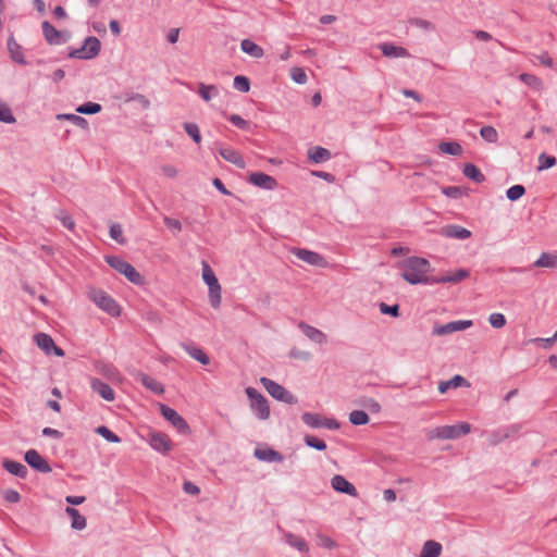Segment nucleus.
Returning a JSON list of instances; mask_svg holds the SVG:
<instances>
[{
	"label": "nucleus",
	"instance_id": "nucleus-1",
	"mask_svg": "<svg viewBox=\"0 0 557 557\" xmlns=\"http://www.w3.org/2000/svg\"><path fill=\"white\" fill-rule=\"evenodd\" d=\"M403 270L400 276L411 285L424 284L434 285L435 276H430L431 263L422 257H408L399 262Z\"/></svg>",
	"mask_w": 557,
	"mask_h": 557
},
{
	"label": "nucleus",
	"instance_id": "nucleus-2",
	"mask_svg": "<svg viewBox=\"0 0 557 557\" xmlns=\"http://www.w3.org/2000/svg\"><path fill=\"white\" fill-rule=\"evenodd\" d=\"M470 431L471 424L468 422H461L455 425H442L429 431L428 438L457 440L463 435L469 434Z\"/></svg>",
	"mask_w": 557,
	"mask_h": 557
},
{
	"label": "nucleus",
	"instance_id": "nucleus-3",
	"mask_svg": "<svg viewBox=\"0 0 557 557\" xmlns=\"http://www.w3.org/2000/svg\"><path fill=\"white\" fill-rule=\"evenodd\" d=\"M106 261L112 269L125 275L131 283L136 285L144 284V276L129 262L116 256H108Z\"/></svg>",
	"mask_w": 557,
	"mask_h": 557
},
{
	"label": "nucleus",
	"instance_id": "nucleus-4",
	"mask_svg": "<svg viewBox=\"0 0 557 557\" xmlns=\"http://www.w3.org/2000/svg\"><path fill=\"white\" fill-rule=\"evenodd\" d=\"M202 280L209 287L210 305L216 309L221 305V285L207 261H202Z\"/></svg>",
	"mask_w": 557,
	"mask_h": 557
},
{
	"label": "nucleus",
	"instance_id": "nucleus-5",
	"mask_svg": "<svg viewBox=\"0 0 557 557\" xmlns=\"http://www.w3.org/2000/svg\"><path fill=\"white\" fill-rule=\"evenodd\" d=\"M247 397L250 400V409L259 420H267L270 417V406L267 398L255 387H247L245 389Z\"/></svg>",
	"mask_w": 557,
	"mask_h": 557
},
{
	"label": "nucleus",
	"instance_id": "nucleus-6",
	"mask_svg": "<svg viewBox=\"0 0 557 557\" xmlns=\"http://www.w3.org/2000/svg\"><path fill=\"white\" fill-rule=\"evenodd\" d=\"M260 383L274 399L288 405L297 404V397L275 381L263 376L260 379Z\"/></svg>",
	"mask_w": 557,
	"mask_h": 557
},
{
	"label": "nucleus",
	"instance_id": "nucleus-7",
	"mask_svg": "<svg viewBox=\"0 0 557 557\" xmlns=\"http://www.w3.org/2000/svg\"><path fill=\"white\" fill-rule=\"evenodd\" d=\"M101 50V42L95 36H89L85 39L81 48L72 49L69 52V58L79 60H91L96 58Z\"/></svg>",
	"mask_w": 557,
	"mask_h": 557
},
{
	"label": "nucleus",
	"instance_id": "nucleus-8",
	"mask_svg": "<svg viewBox=\"0 0 557 557\" xmlns=\"http://www.w3.org/2000/svg\"><path fill=\"white\" fill-rule=\"evenodd\" d=\"M90 298L100 309L110 315L116 317L120 314V306L106 292L101 289H94L90 292Z\"/></svg>",
	"mask_w": 557,
	"mask_h": 557
},
{
	"label": "nucleus",
	"instance_id": "nucleus-9",
	"mask_svg": "<svg viewBox=\"0 0 557 557\" xmlns=\"http://www.w3.org/2000/svg\"><path fill=\"white\" fill-rule=\"evenodd\" d=\"M159 408L162 417L168 420L178 433L187 435L191 432L186 420L181 414H178L175 409L164 404H160Z\"/></svg>",
	"mask_w": 557,
	"mask_h": 557
},
{
	"label": "nucleus",
	"instance_id": "nucleus-10",
	"mask_svg": "<svg viewBox=\"0 0 557 557\" xmlns=\"http://www.w3.org/2000/svg\"><path fill=\"white\" fill-rule=\"evenodd\" d=\"M521 430L520 424H509L488 432L487 441L491 446H496L505 440L513 438Z\"/></svg>",
	"mask_w": 557,
	"mask_h": 557
},
{
	"label": "nucleus",
	"instance_id": "nucleus-11",
	"mask_svg": "<svg viewBox=\"0 0 557 557\" xmlns=\"http://www.w3.org/2000/svg\"><path fill=\"white\" fill-rule=\"evenodd\" d=\"M42 35L46 41L51 45H62L70 40L71 34L66 30H58L50 22L44 21L41 24Z\"/></svg>",
	"mask_w": 557,
	"mask_h": 557
},
{
	"label": "nucleus",
	"instance_id": "nucleus-12",
	"mask_svg": "<svg viewBox=\"0 0 557 557\" xmlns=\"http://www.w3.org/2000/svg\"><path fill=\"white\" fill-rule=\"evenodd\" d=\"M301 420L306 425L314 429L325 428L327 430H338L341 426L335 419L324 418L312 412L302 413Z\"/></svg>",
	"mask_w": 557,
	"mask_h": 557
},
{
	"label": "nucleus",
	"instance_id": "nucleus-13",
	"mask_svg": "<svg viewBox=\"0 0 557 557\" xmlns=\"http://www.w3.org/2000/svg\"><path fill=\"white\" fill-rule=\"evenodd\" d=\"M24 459L29 467L40 473H49L52 471L49 462L36 449L27 450L24 455Z\"/></svg>",
	"mask_w": 557,
	"mask_h": 557
},
{
	"label": "nucleus",
	"instance_id": "nucleus-14",
	"mask_svg": "<svg viewBox=\"0 0 557 557\" xmlns=\"http://www.w3.org/2000/svg\"><path fill=\"white\" fill-rule=\"evenodd\" d=\"M37 346L42 349L47 355L53 354L58 357H63L64 351L62 348L57 346L52 337L46 333H37L34 336Z\"/></svg>",
	"mask_w": 557,
	"mask_h": 557
},
{
	"label": "nucleus",
	"instance_id": "nucleus-15",
	"mask_svg": "<svg viewBox=\"0 0 557 557\" xmlns=\"http://www.w3.org/2000/svg\"><path fill=\"white\" fill-rule=\"evenodd\" d=\"M215 150L216 152L227 162L234 164L238 169H245L246 162L243 159L242 154L230 147H223L220 143H215Z\"/></svg>",
	"mask_w": 557,
	"mask_h": 557
},
{
	"label": "nucleus",
	"instance_id": "nucleus-16",
	"mask_svg": "<svg viewBox=\"0 0 557 557\" xmlns=\"http://www.w3.org/2000/svg\"><path fill=\"white\" fill-rule=\"evenodd\" d=\"M471 320H458V321H451L443 325H436L433 329V334L443 336L447 334H451L458 331H463L472 326Z\"/></svg>",
	"mask_w": 557,
	"mask_h": 557
},
{
	"label": "nucleus",
	"instance_id": "nucleus-17",
	"mask_svg": "<svg viewBox=\"0 0 557 557\" xmlns=\"http://www.w3.org/2000/svg\"><path fill=\"white\" fill-rule=\"evenodd\" d=\"M293 253L301 261L315 265L324 268L326 265V260L323 256H321L318 252L305 249V248H295L293 249Z\"/></svg>",
	"mask_w": 557,
	"mask_h": 557
},
{
	"label": "nucleus",
	"instance_id": "nucleus-18",
	"mask_svg": "<svg viewBox=\"0 0 557 557\" xmlns=\"http://www.w3.org/2000/svg\"><path fill=\"white\" fill-rule=\"evenodd\" d=\"M149 444L152 449L163 455L172 449V442L166 434L161 432H151L149 434Z\"/></svg>",
	"mask_w": 557,
	"mask_h": 557
},
{
	"label": "nucleus",
	"instance_id": "nucleus-19",
	"mask_svg": "<svg viewBox=\"0 0 557 557\" xmlns=\"http://www.w3.org/2000/svg\"><path fill=\"white\" fill-rule=\"evenodd\" d=\"M438 234L446 238H454L459 240L468 239L472 235L468 228L457 224L444 225L440 228Z\"/></svg>",
	"mask_w": 557,
	"mask_h": 557
},
{
	"label": "nucleus",
	"instance_id": "nucleus-20",
	"mask_svg": "<svg viewBox=\"0 0 557 557\" xmlns=\"http://www.w3.org/2000/svg\"><path fill=\"white\" fill-rule=\"evenodd\" d=\"M248 182L265 190H272L277 186L276 180L262 172H253L249 175Z\"/></svg>",
	"mask_w": 557,
	"mask_h": 557
},
{
	"label": "nucleus",
	"instance_id": "nucleus-21",
	"mask_svg": "<svg viewBox=\"0 0 557 557\" xmlns=\"http://www.w3.org/2000/svg\"><path fill=\"white\" fill-rule=\"evenodd\" d=\"M90 386H91L92 392L98 394L104 400H107V401L114 400L115 393L112 389V387L109 384H107L106 382H103L99 379L92 377L90 380Z\"/></svg>",
	"mask_w": 557,
	"mask_h": 557
},
{
	"label": "nucleus",
	"instance_id": "nucleus-22",
	"mask_svg": "<svg viewBox=\"0 0 557 557\" xmlns=\"http://www.w3.org/2000/svg\"><path fill=\"white\" fill-rule=\"evenodd\" d=\"M283 541L289 545L290 547H293L294 549L298 550L299 553L301 554H308L309 553V544L307 543V541L299 536V535H296L292 532H287V531H283Z\"/></svg>",
	"mask_w": 557,
	"mask_h": 557
},
{
	"label": "nucleus",
	"instance_id": "nucleus-23",
	"mask_svg": "<svg viewBox=\"0 0 557 557\" xmlns=\"http://www.w3.org/2000/svg\"><path fill=\"white\" fill-rule=\"evenodd\" d=\"M332 487L339 493H344L350 496L357 495V490L354 484H351L346 478L343 475L336 474L331 480Z\"/></svg>",
	"mask_w": 557,
	"mask_h": 557
},
{
	"label": "nucleus",
	"instance_id": "nucleus-24",
	"mask_svg": "<svg viewBox=\"0 0 557 557\" xmlns=\"http://www.w3.org/2000/svg\"><path fill=\"white\" fill-rule=\"evenodd\" d=\"M7 47L10 52V57L14 62L22 65L27 64V61L24 57L23 47L16 42L13 36H10L8 38Z\"/></svg>",
	"mask_w": 557,
	"mask_h": 557
},
{
	"label": "nucleus",
	"instance_id": "nucleus-25",
	"mask_svg": "<svg viewBox=\"0 0 557 557\" xmlns=\"http://www.w3.org/2000/svg\"><path fill=\"white\" fill-rule=\"evenodd\" d=\"M136 379L146 388H148L149 391H151L156 395H162L164 393V387H163L162 383L157 381L154 377H152V376H150V375H148L146 373L139 372V373H137Z\"/></svg>",
	"mask_w": 557,
	"mask_h": 557
},
{
	"label": "nucleus",
	"instance_id": "nucleus-26",
	"mask_svg": "<svg viewBox=\"0 0 557 557\" xmlns=\"http://www.w3.org/2000/svg\"><path fill=\"white\" fill-rule=\"evenodd\" d=\"M470 276V271L467 269H458L455 272L443 275V276H435L434 284H446V283H459Z\"/></svg>",
	"mask_w": 557,
	"mask_h": 557
},
{
	"label": "nucleus",
	"instance_id": "nucleus-27",
	"mask_svg": "<svg viewBox=\"0 0 557 557\" xmlns=\"http://www.w3.org/2000/svg\"><path fill=\"white\" fill-rule=\"evenodd\" d=\"M298 327L313 343L323 344L326 342V335L319 329L311 326V325L307 324L306 322H300L298 324Z\"/></svg>",
	"mask_w": 557,
	"mask_h": 557
},
{
	"label": "nucleus",
	"instance_id": "nucleus-28",
	"mask_svg": "<svg viewBox=\"0 0 557 557\" xmlns=\"http://www.w3.org/2000/svg\"><path fill=\"white\" fill-rule=\"evenodd\" d=\"M253 456L258 460L265 462H282L284 460L283 455L272 448H257L255 449Z\"/></svg>",
	"mask_w": 557,
	"mask_h": 557
},
{
	"label": "nucleus",
	"instance_id": "nucleus-29",
	"mask_svg": "<svg viewBox=\"0 0 557 557\" xmlns=\"http://www.w3.org/2000/svg\"><path fill=\"white\" fill-rule=\"evenodd\" d=\"M380 50L387 58H409L410 57V53L406 48L395 46L389 42L381 44Z\"/></svg>",
	"mask_w": 557,
	"mask_h": 557
},
{
	"label": "nucleus",
	"instance_id": "nucleus-30",
	"mask_svg": "<svg viewBox=\"0 0 557 557\" xmlns=\"http://www.w3.org/2000/svg\"><path fill=\"white\" fill-rule=\"evenodd\" d=\"M2 466L9 473L17 478L25 479L27 476L28 469L22 462L11 459H4Z\"/></svg>",
	"mask_w": 557,
	"mask_h": 557
},
{
	"label": "nucleus",
	"instance_id": "nucleus-31",
	"mask_svg": "<svg viewBox=\"0 0 557 557\" xmlns=\"http://www.w3.org/2000/svg\"><path fill=\"white\" fill-rule=\"evenodd\" d=\"M460 386H470L469 382L461 375L456 374L448 381H441L438 383V392L441 394L446 393L449 388H457Z\"/></svg>",
	"mask_w": 557,
	"mask_h": 557
},
{
	"label": "nucleus",
	"instance_id": "nucleus-32",
	"mask_svg": "<svg viewBox=\"0 0 557 557\" xmlns=\"http://www.w3.org/2000/svg\"><path fill=\"white\" fill-rule=\"evenodd\" d=\"M66 515L71 518V527L74 530H84L87 525L86 518L79 513L77 509L74 507H66L65 508Z\"/></svg>",
	"mask_w": 557,
	"mask_h": 557
},
{
	"label": "nucleus",
	"instance_id": "nucleus-33",
	"mask_svg": "<svg viewBox=\"0 0 557 557\" xmlns=\"http://www.w3.org/2000/svg\"><path fill=\"white\" fill-rule=\"evenodd\" d=\"M308 157L314 163H322L331 159V152L326 148L315 146L309 149Z\"/></svg>",
	"mask_w": 557,
	"mask_h": 557
},
{
	"label": "nucleus",
	"instance_id": "nucleus-34",
	"mask_svg": "<svg viewBox=\"0 0 557 557\" xmlns=\"http://www.w3.org/2000/svg\"><path fill=\"white\" fill-rule=\"evenodd\" d=\"M240 49L252 58L260 59L264 55V50L250 39H243Z\"/></svg>",
	"mask_w": 557,
	"mask_h": 557
},
{
	"label": "nucleus",
	"instance_id": "nucleus-35",
	"mask_svg": "<svg viewBox=\"0 0 557 557\" xmlns=\"http://www.w3.org/2000/svg\"><path fill=\"white\" fill-rule=\"evenodd\" d=\"M442 545L438 542L429 540L423 544L419 557H440Z\"/></svg>",
	"mask_w": 557,
	"mask_h": 557
},
{
	"label": "nucleus",
	"instance_id": "nucleus-36",
	"mask_svg": "<svg viewBox=\"0 0 557 557\" xmlns=\"http://www.w3.org/2000/svg\"><path fill=\"white\" fill-rule=\"evenodd\" d=\"M184 349L193 359L197 360L201 364L206 366L210 363V358L201 348L195 345H184Z\"/></svg>",
	"mask_w": 557,
	"mask_h": 557
},
{
	"label": "nucleus",
	"instance_id": "nucleus-37",
	"mask_svg": "<svg viewBox=\"0 0 557 557\" xmlns=\"http://www.w3.org/2000/svg\"><path fill=\"white\" fill-rule=\"evenodd\" d=\"M462 173L466 177L472 180L475 183H482L485 181L484 174L473 163H466Z\"/></svg>",
	"mask_w": 557,
	"mask_h": 557
},
{
	"label": "nucleus",
	"instance_id": "nucleus-38",
	"mask_svg": "<svg viewBox=\"0 0 557 557\" xmlns=\"http://www.w3.org/2000/svg\"><path fill=\"white\" fill-rule=\"evenodd\" d=\"M533 265L536 268H557V255L542 252Z\"/></svg>",
	"mask_w": 557,
	"mask_h": 557
},
{
	"label": "nucleus",
	"instance_id": "nucleus-39",
	"mask_svg": "<svg viewBox=\"0 0 557 557\" xmlns=\"http://www.w3.org/2000/svg\"><path fill=\"white\" fill-rule=\"evenodd\" d=\"M94 368L99 374L108 379H114L117 374L116 368L113 364L104 361H96Z\"/></svg>",
	"mask_w": 557,
	"mask_h": 557
},
{
	"label": "nucleus",
	"instance_id": "nucleus-40",
	"mask_svg": "<svg viewBox=\"0 0 557 557\" xmlns=\"http://www.w3.org/2000/svg\"><path fill=\"white\" fill-rule=\"evenodd\" d=\"M198 95L205 100L210 101L212 97L219 95V88L215 85H206L205 83L198 84Z\"/></svg>",
	"mask_w": 557,
	"mask_h": 557
},
{
	"label": "nucleus",
	"instance_id": "nucleus-41",
	"mask_svg": "<svg viewBox=\"0 0 557 557\" xmlns=\"http://www.w3.org/2000/svg\"><path fill=\"white\" fill-rule=\"evenodd\" d=\"M57 120H66L76 125L77 127H81L83 129L88 128V121L85 117L73 113H60L57 115Z\"/></svg>",
	"mask_w": 557,
	"mask_h": 557
},
{
	"label": "nucleus",
	"instance_id": "nucleus-42",
	"mask_svg": "<svg viewBox=\"0 0 557 557\" xmlns=\"http://www.w3.org/2000/svg\"><path fill=\"white\" fill-rule=\"evenodd\" d=\"M519 79L534 90L543 89V81L533 74L522 73L519 75Z\"/></svg>",
	"mask_w": 557,
	"mask_h": 557
},
{
	"label": "nucleus",
	"instance_id": "nucleus-43",
	"mask_svg": "<svg viewBox=\"0 0 557 557\" xmlns=\"http://www.w3.org/2000/svg\"><path fill=\"white\" fill-rule=\"evenodd\" d=\"M438 147L442 152L450 156H459L462 152V147L457 141H443Z\"/></svg>",
	"mask_w": 557,
	"mask_h": 557
},
{
	"label": "nucleus",
	"instance_id": "nucleus-44",
	"mask_svg": "<svg viewBox=\"0 0 557 557\" xmlns=\"http://www.w3.org/2000/svg\"><path fill=\"white\" fill-rule=\"evenodd\" d=\"M349 422L354 425H364L369 422V416L363 410H354L349 413Z\"/></svg>",
	"mask_w": 557,
	"mask_h": 557
},
{
	"label": "nucleus",
	"instance_id": "nucleus-45",
	"mask_svg": "<svg viewBox=\"0 0 557 557\" xmlns=\"http://www.w3.org/2000/svg\"><path fill=\"white\" fill-rule=\"evenodd\" d=\"M15 117L12 113L11 108L3 101L0 100V122L12 124L15 123Z\"/></svg>",
	"mask_w": 557,
	"mask_h": 557
},
{
	"label": "nucleus",
	"instance_id": "nucleus-46",
	"mask_svg": "<svg viewBox=\"0 0 557 557\" xmlns=\"http://www.w3.org/2000/svg\"><path fill=\"white\" fill-rule=\"evenodd\" d=\"M102 109L101 104L97 102H86L76 108V112L81 114H96Z\"/></svg>",
	"mask_w": 557,
	"mask_h": 557
},
{
	"label": "nucleus",
	"instance_id": "nucleus-47",
	"mask_svg": "<svg viewBox=\"0 0 557 557\" xmlns=\"http://www.w3.org/2000/svg\"><path fill=\"white\" fill-rule=\"evenodd\" d=\"M55 218L62 223L64 227L67 230H73L75 226V222L72 216L63 209H59L55 212Z\"/></svg>",
	"mask_w": 557,
	"mask_h": 557
},
{
	"label": "nucleus",
	"instance_id": "nucleus-48",
	"mask_svg": "<svg viewBox=\"0 0 557 557\" xmlns=\"http://www.w3.org/2000/svg\"><path fill=\"white\" fill-rule=\"evenodd\" d=\"M525 194V188L522 185H513L506 191V196L510 201L519 200Z\"/></svg>",
	"mask_w": 557,
	"mask_h": 557
},
{
	"label": "nucleus",
	"instance_id": "nucleus-49",
	"mask_svg": "<svg viewBox=\"0 0 557 557\" xmlns=\"http://www.w3.org/2000/svg\"><path fill=\"white\" fill-rule=\"evenodd\" d=\"M97 434L102 436L104 440H107L110 443H120L121 438L113 433L109 428L104 425H100L96 429Z\"/></svg>",
	"mask_w": 557,
	"mask_h": 557
},
{
	"label": "nucleus",
	"instance_id": "nucleus-50",
	"mask_svg": "<svg viewBox=\"0 0 557 557\" xmlns=\"http://www.w3.org/2000/svg\"><path fill=\"white\" fill-rule=\"evenodd\" d=\"M480 135L487 143H496L498 139V133L493 126H483L480 129Z\"/></svg>",
	"mask_w": 557,
	"mask_h": 557
},
{
	"label": "nucleus",
	"instance_id": "nucleus-51",
	"mask_svg": "<svg viewBox=\"0 0 557 557\" xmlns=\"http://www.w3.org/2000/svg\"><path fill=\"white\" fill-rule=\"evenodd\" d=\"M539 163H540V165L537 168L539 171L547 170V169L553 168L556 164V158L553 156H548L545 152H542L539 156Z\"/></svg>",
	"mask_w": 557,
	"mask_h": 557
},
{
	"label": "nucleus",
	"instance_id": "nucleus-52",
	"mask_svg": "<svg viewBox=\"0 0 557 557\" xmlns=\"http://www.w3.org/2000/svg\"><path fill=\"white\" fill-rule=\"evenodd\" d=\"M234 88L240 92H248L250 89V81L244 75H237L234 78Z\"/></svg>",
	"mask_w": 557,
	"mask_h": 557
},
{
	"label": "nucleus",
	"instance_id": "nucleus-53",
	"mask_svg": "<svg viewBox=\"0 0 557 557\" xmlns=\"http://www.w3.org/2000/svg\"><path fill=\"white\" fill-rule=\"evenodd\" d=\"M184 129L193 138V140L196 144H200V141H201L200 129L196 123H185Z\"/></svg>",
	"mask_w": 557,
	"mask_h": 557
},
{
	"label": "nucleus",
	"instance_id": "nucleus-54",
	"mask_svg": "<svg viewBox=\"0 0 557 557\" xmlns=\"http://www.w3.org/2000/svg\"><path fill=\"white\" fill-rule=\"evenodd\" d=\"M305 443L307 446L317 449V450H325L326 443L323 440H320L313 435H307L305 437Z\"/></svg>",
	"mask_w": 557,
	"mask_h": 557
},
{
	"label": "nucleus",
	"instance_id": "nucleus-55",
	"mask_svg": "<svg viewBox=\"0 0 557 557\" xmlns=\"http://www.w3.org/2000/svg\"><path fill=\"white\" fill-rule=\"evenodd\" d=\"M359 404L372 413H379L381 411V405L374 398L363 397Z\"/></svg>",
	"mask_w": 557,
	"mask_h": 557
},
{
	"label": "nucleus",
	"instance_id": "nucleus-56",
	"mask_svg": "<svg viewBox=\"0 0 557 557\" xmlns=\"http://www.w3.org/2000/svg\"><path fill=\"white\" fill-rule=\"evenodd\" d=\"M380 312L382 314H388L394 318H397L399 315V305H387L385 302H380L379 305Z\"/></svg>",
	"mask_w": 557,
	"mask_h": 557
},
{
	"label": "nucleus",
	"instance_id": "nucleus-57",
	"mask_svg": "<svg viewBox=\"0 0 557 557\" xmlns=\"http://www.w3.org/2000/svg\"><path fill=\"white\" fill-rule=\"evenodd\" d=\"M110 237L114 239L119 244H123L125 242L123 237L122 226L117 223H113L110 226Z\"/></svg>",
	"mask_w": 557,
	"mask_h": 557
},
{
	"label": "nucleus",
	"instance_id": "nucleus-58",
	"mask_svg": "<svg viewBox=\"0 0 557 557\" xmlns=\"http://www.w3.org/2000/svg\"><path fill=\"white\" fill-rule=\"evenodd\" d=\"M490 324L495 329H500L506 324V318L503 313L494 312L488 317Z\"/></svg>",
	"mask_w": 557,
	"mask_h": 557
},
{
	"label": "nucleus",
	"instance_id": "nucleus-59",
	"mask_svg": "<svg viewBox=\"0 0 557 557\" xmlns=\"http://www.w3.org/2000/svg\"><path fill=\"white\" fill-rule=\"evenodd\" d=\"M290 77L297 84H306L308 79L306 72L301 67H293Z\"/></svg>",
	"mask_w": 557,
	"mask_h": 557
},
{
	"label": "nucleus",
	"instance_id": "nucleus-60",
	"mask_svg": "<svg viewBox=\"0 0 557 557\" xmlns=\"http://www.w3.org/2000/svg\"><path fill=\"white\" fill-rule=\"evenodd\" d=\"M442 193L453 199H458L462 197L463 190L459 186H447L442 189Z\"/></svg>",
	"mask_w": 557,
	"mask_h": 557
},
{
	"label": "nucleus",
	"instance_id": "nucleus-61",
	"mask_svg": "<svg viewBox=\"0 0 557 557\" xmlns=\"http://www.w3.org/2000/svg\"><path fill=\"white\" fill-rule=\"evenodd\" d=\"M230 122L240 129H248L250 124L238 114H232L228 116Z\"/></svg>",
	"mask_w": 557,
	"mask_h": 557
},
{
	"label": "nucleus",
	"instance_id": "nucleus-62",
	"mask_svg": "<svg viewBox=\"0 0 557 557\" xmlns=\"http://www.w3.org/2000/svg\"><path fill=\"white\" fill-rule=\"evenodd\" d=\"M318 542H319L320 546L327 548V549H332V548L336 547L335 541L324 534H318Z\"/></svg>",
	"mask_w": 557,
	"mask_h": 557
},
{
	"label": "nucleus",
	"instance_id": "nucleus-63",
	"mask_svg": "<svg viewBox=\"0 0 557 557\" xmlns=\"http://www.w3.org/2000/svg\"><path fill=\"white\" fill-rule=\"evenodd\" d=\"M411 25H413L418 28L424 29V30H433L434 29V25L430 21L423 20V18H413L411 21Z\"/></svg>",
	"mask_w": 557,
	"mask_h": 557
},
{
	"label": "nucleus",
	"instance_id": "nucleus-64",
	"mask_svg": "<svg viewBox=\"0 0 557 557\" xmlns=\"http://www.w3.org/2000/svg\"><path fill=\"white\" fill-rule=\"evenodd\" d=\"M3 498L4 500H7L8 503H18L20 499H21V495L17 491L15 490H7L3 494Z\"/></svg>",
	"mask_w": 557,
	"mask_h": 557
}]
</instances>
